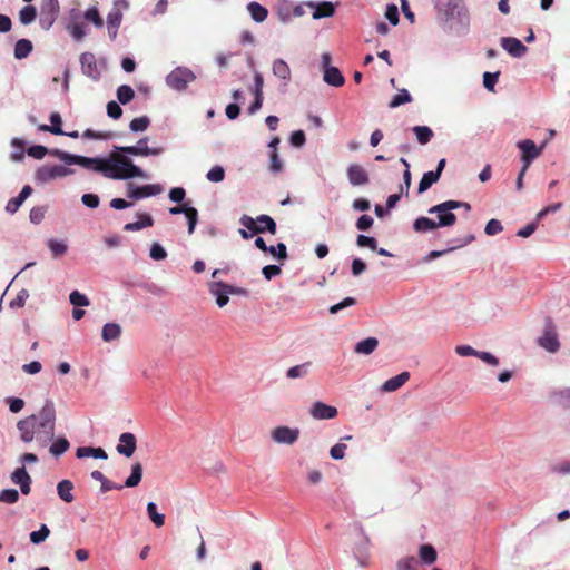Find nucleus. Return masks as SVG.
<instances>
[{"mask_svg":"<svg viewBox=\"0 0 570 570\" xmlns=\"http://www.w3.org/2000/svg\"><path fill=\"white\" fill-rule=\"evenodd\" d=\"M147 142L148 138H142L136 146H117L107 158H91L73 155L63 150H55L52 154L67 165H79L88 170L100 173L106 178L125 180L135 177H145V173L124 154L132 156H158L164 153L163 147L150 148L147 146Z\"/></svg>","mask_w":570,"mask_h":570,"instance_id":"f257e3e1","label":"nucleus"},{"mask_svg":"<svg viewBox=\"0 0 570 570\" xmlns=\"http://www.w3.org/2000/svg\"><path fill=\"white\" fill-rule=\"evenodd\" d=\"M56 409L52 401H47L38 414L20 420L17 429L24 443L36 441L39 448H46L55 436Z\"/></svg>","mask_w":570,"mask_h":570,"instance_id":"f03ea898","label":"nucleus"},{"mask_svg":"<svg viewBox=\"0 0 570 570\" xmlns=\"http://www.w3.org/2000/svg\"><path fill=\"white\" fill-rule=\"evenodd\" d=\"M129 9L128 0H115L112 8L107 14V31L111 41L118 36V30L122 22L124 12Z\"/></svg>","mask_w":570,"mask_h":570,"instance_id":"7ed1b4c3","label":"nucleus"},{"mask_svg":"<svg viewBox=\"0 0 570 570\" xmlns=\"http://www.w3.org/2000/svg\"><path fill=\"white\" fill-rule=\"evenodd\" d=\"M459 205L453 200H446L441 204L434 205L429 209V214L436 215V227H451L456 223V216L452 213L453 209H458Z\"/></svg>","mask_w":570,"mask_h":570,"instance_id":"20e7f679","label":"nucleus"},{"mask_svg":"<svg viewBox=\"0 0 570 570\" xmlns=\"http://www.w3.org/2000/svg\"><path fill=\"white\" fill-rule=\"evenodd\" d=\"M72 173V169L62 165H43L37 169L35 179L38 183L46 184L58 177H66L71 175Z\"/></svg>","mask_w":570,"mask_h":570,"instance_id":"39448f33","label":"nucleus"},{"mask_svg":"<svg viewBox=\"0 0 570 570\" xmlns=\"http://www.w3.org/2000/svg\"><path fill=\"white\" fill-rule=\"evenodd\" d=\"M194 72L184 67L174 69L166 78L167 85L176 90H183L187 85L195 80Z\"/></svg>","mask_w":570,"mask_h":570,"instance_id":"423d86ee","label":"nucleus"},{"mask_svg":"<svg viewBox=\"0 0 570 570\" xmlns=\"http://www.w3.org/2000/svg\"><path fill=\"white\" fill-rule=\"evenodd\" d=\"M60 12L58 0H48L41 8L40 24L43 29L48 30L57 20Z\"/></svg>","mask_w":570,"mask_h":570,"instance_id":"0eeeda50","label":"nucleus"},{"mask_svg":"<svg viewBox=\"0 0 570 570\" xmlns=\"http://www.w3.org/2000/svg\"><path fill=\"white\" fill-rule=\"evenodd\" d=\"M538 343L541 347L551 353H554L559 350L560 343L558 340V334L551 321L547 323L543 335L539 337Z\"/></svg>","mask_w":570,"mask_h":570,"instance_id":"6e6552de","label":"nucleus"},{"mask_svg":"<svg viewBox=\"0 0 570 570\" xmlns=\"http://www.w3.org/2000/svg\"><path fill=\"white\" fill-rule=\"evenodd\" d=\"M210 293L216 296V303L219 307H224L229 302L228 294L238 293V289L223 282L212 283L209 286Z\"/></svg>","mask_w":570,"mask_h":570,"instance_id":"1a4fd4ad","label":"nucleus"},{"mask_svg":"<svg viewBox=\"0 0 570 570\" xmlns=\"http://www.w3.org/2000/svg\"><path fill=\"white\" fill-rule=\"evenodd\" d=\"M272 440L279 444H293L298 440L299 430L288 426H277L271 433Z\"/></svg>","mask_w":570,"mask_h":570,"instance_id":"9d476101","label":"nucleus"},{"mask_svg":"<svg viewBox=\"0 0 570 570\" xmlns=\"http://www.w3.org/2000/svg\"><path fill=\"white\" fill-rule=\"evenodd\" d=\"M518 148L521 150V160L525 168H529L530 164L541 154V149L531 139L519 141Z\"/></svg>","mask_w":570,"mask_h":570,"instance_id":"9b49d317","label":"nucleus"},{"mask_svg":"<svg viewBox=\"0 0 570 570\" xmlns=\"http://www.w3.org/2000/svg\"><path fill=\"white\" fill-rule=\"evenodd\" d=\"M81 71L89 78L97 80L100 72L97 67L96 57L91 52H83L80 56Z\"/></svg>","mask_w":570,"mask_h":570,"instance_id":"f8f14e48","label":"nucleus"},{"mask_svg":"<svg viewBox=\"0 0 570 570\" xmlns=\"http://www.w3.org/2000/svg\"><path fill=\"white\" fill-rule=\"evenodd\" d=\"M137 448L136 436L130 432H125L119 436V444L116 450L119 454L130 458Z\"/></svg>","mask_w":570,"mask_h":570,"instance_id":"ddd939ff","label":"nucleus"},{"mask_svg":"<svg viewBox=\"0 0 570 570\" xmlns=\"http://www.w3.org/2000/svg\"><path fill=\"white\" fill-rule=\"evenodd\" d=\"M309 413L315 420H330L337 416V409L317 401L312 405Z\"/></svg>","mask_w":570,"mask_h":570,"instance_id":"4468645a","label":"nucleus"},{"mask_svg":"<svg viewBox=\"0 0 570 570\" xmlns=\"http://www.w3.org/2000/svg\"><path fill=\"white\" fill-rule=\"evenodd\" d=\"M501 46L514 58H521L528 51V48L514 37H503L501 39Z\"/></svg>","mask_w":570,"mask_h":570,"instance_id":"2eb2a0df","label":"nucleus"},{"mask_svg":"<svg viewBox=\"0 0 570 570\" xmlns=\"http://www.w3.org/2000/svg\"><path fill=\"white\" fill-rule=\"evenodd\" d=\"M347 178L353 186H364L370 181L367 171L357 164H352L347 168Z\"/></svg>","mask_w":570,"mask_h":570,"instance_id":"dca6fc26","label":"nucleus"},{"mask_svg":"<svg viewBox=\"0 0 570 570\" xmlns=\"http://www.w3.org/2000/svg\"><path fill=\"white\" fill-rule=\"evenodd\" d=\"M11 481L20 487L22 494H29L31 491V478L24 466L17 468L11 473Z\"/></svg>","mask_w":570,"mask_h":570,"instance_id":"f3484780","label":"nucleus"},{"mask_svg":"<svg viewBox=\"0 0 570 570\" xmlns=\"http://www.w3.org/2000/svg\"><path fill=\"white\" fill-rule=\"evenodd\" d=\"M305 6H307L311 9H314L313 12V19L318 20L322 18H330L333 17L335 13V7L330 1H323L320 3L315 2H306Z\"/></svg>","mask_w":570,"mask_h":570,"instance_id":"a211bd4d","label":"nucleus"},{"mask_svg":"<svg viewBox=\"0 0 570 570\" xmlns=\"http://www.w3.org/2000/svg\"><path fill=\"white\" fill-rule=\"evenodd\" d=\"M161 190L159 185H145L141 187H132V185H130L128 197L132 199L146 198L158 195Z\"/></svg>","mask_w":570,"mask_h":570,"instance_id":"6ab92c4d","label":"nucleus"},{"mask_svg":"<svg viewBox=\"0 0 570 570\" xmlns=\"http://www.w3.org/2000/svg\"><path fill=\"white\" fill-rule=\"evenodd\" d=\"M410 379L409 372H402L384 382L382 390L385 392H394L404 385Z\"/></svg>","mask_w":570,"mask_h":570,"instance_id":"aec40b11","label":"nucleus"},{"mask_svg":"<svg viewBox=\"0 0 570 570\" xmlns=\"http://www.w3.org/2000/svg\"><path fill=\"white\" fill-rule=\"evenodd\" d=\"M323 79L326 83L334 87H341L345 82L343 75L336 67H327L324 70Z\"/></svg>","mask_w":570,"mask_h":570,"instance_id":"412c9836","label":"nucleus"},{"mask_svg":"<svg viewBox=\"0 0 570 570\" xmlns=\"http://www.w3.org/2000/svg\"><path fill=\"white\" fill-rule=\"evenodd\" d=\"M73 489V483L70 480H62L57 484V493L66 503H71L75 500Z\"/></svg>","mask_w":570,"mask_h":570,"instance_id":"4be33fe9","label":"nucleus"},{"mask_svg":"<svg viewBox=\"0 0 570 570\" xmlns=\"http://www.w3.org/2000/svg\"><path fill=\"white\" fill-rule=\"evenodd\" d=\"M50 122L51 125H40L38 129L40 131H48L53 135H65V131L61 128L62 119L59 112H52L50 115Z\"/></svg>","mask_w":570,"mask_h":570,"instance_id":"5701e85b","label":"nucleus"},{"mask_svg":"<svg viewBox=\"0 0 570 570\" xmlns=\"http://www.w3.org/2000/svg\"><path fill=\"white\" fill-rule=\"evenodd\" d=\"M377 345H379L377 338H375V337H367V338L358 342L355 345L354 352L356 354L368 355V354L373 353L376 350Z\"/></svg>","mask_w":570,"mask_h":570,"instance_id":"b1692460","label":"nucleus"},{"mask_svg":"<svg viewBox=\"0 0 570 570\" xmlns=\"http://www.w3.org/2000/svg\"><path fill=\"white\" fill-rule=\"evenodd\" d=\"M154 225V219L149 214H140L139 220L134 223H128L124 226L126 232H136L140 230L145 227H150Z\"/></svg>","mask_w":570,"mask_h":570,"instance_id":"393cba45","label":"nucleus"},{"mask_svg":"<svg viewBox=\"0 0 570 570\" xmlns=\"http://www.w3.org/2000/svg\"><path fill=\"white\" fill-rule=\"evenodd\" d=\"M419 556L423 563L425 564H433L438 559L436 550L432 544H422L419 548Z\"/></svg>","mask_w":570,"mask_h":570,"instance_id":"a878e982","label":"nucleus"},{"mask_svg":"<svg viewBox=\"0 0 570 570\" xmlns=\"http://www.w3.org/2000/svg\"><path fill=\"white\" fill-rule=\"evenodd\" d=\"M247 10L250 13L252 19L256 22L265 21L268 16L267 9L258 2H249L247 6Z\"/></svg>","mask_w":570,"mask_h":570,"instance_id":"bb28decb","label":"nucleus"},{"mask_svg":"<svg viewBox=\"0 0 570 570\" xmlns=\"http://www.w3.org/2000/svg\"><path fill=\"white\" fill-rule=\"evenodd\" d=\"M121 334V327L117 323H107L102 327L101 336L105 342L117 340Z\"/></svg>","mask_w":570,"mask_h":570,"instance_id":"cd10ccee","label":"nucleus"},{"mask_svg":"<svg viewBox=\"0 0 570 570\" xmlns=\"http://www.w3.org/2000/svg\"><path fill=\"white\" fill-rule=\"evenodd\" d=\"M413 228L417 233H428L436 229L438 227L434 219L421 216L414 220Z\"/></svg>","mask_w":570,"mask_h":570,"instance_id":"c85d7f7f","label":"nucleus"},{"mask_svg":"<svg viewBox=\"0 0 570 570\" xmlns=\"http://www.w3.org/2000/svg\"><path fill=\"white\" fill-rule=\"evenodd\" d=\"M141 478H142V465H141V463L136 462L135 464H132L131 473L125 481L124 487H127V488L137 487L140 483Z\"/></svg>","mask_w":570,"mask_h":570,"instance_id":"c756f323","label":"nucleus"},{"mask_svg":"<svg viewBox=\"0 0 570 570\" xmlns=\"http://www.w3.org/2000/svg\"><path fill=\"white\" fill-rule=\"evenodd\" d=\"M273 73L283 79L288 81L291 79V69L288 65L283 59H276L273 62Z\"/></svg>","mask_w":570,"mask_h":570,"instance_id":"7c9ffc66","label":"nucleus"},{"mask_svg":"<svg viewBox=\"0 0 570 570\" xmlns=\"http://www.w3.org/2000/svg\"><path fill=\"white\" fill-rule=\"evenodd\" d=\"M32 51V43L28 39H20L14 46V57L17 59L27 58Z\"/></svg>","mask_w":570,"mask_h":570,"instance_id":"2f4dec72","label":"nucleus"},{"mask_svg":"<svg viewBox=\"0 0 570 570\" xmlns=\"http://www.w3.org/2000/svg\"><path fill=\"white\" fill-rule=\"evenodd\" d=\"M440 179L439 174L433 170L428 171L423 175L419 183V193L422 194L426 191L433 184L438 183Z\"/></svg>","mask_w":570,"mask_h":570,"instance_id":"473e14b6","label":"nucleus"},{"mask_svg":"<svg viewBox=\"0 0 570 570\" xmlns=\"http://www.w3.org/2000/svg\"><path fill=\"white\" fill-rule=\"evenodd\" d=\"M83 18L97 28H101L104 26L102 17L96 6L88 8L83 12Z\"/></svg>","mask_w":570,"mask_h":570,"instance_id":"72a5a7b5","label":"nucleus"},{"mask_svg":"<svg viewBox=\"0 0 570 570\" xmlns=\"http://www.w3.org/2000/svg\"><path fill=\"white\" fill-rule=\"evenodd\" d=\"M312 365V362H305L299 365H295L293 367H289L286 372V376L288 379H298L304 377L307 375L309 367Z\"/></svg>","mask_w":570,"mask_h":570,"instance_id":"f704fd0d","label":"nucleus"},{"mask_svg":"<svg viewBox=\"0 0 570 570\" xmlns=\"http://www.w3.org/2000/svg\"><path fill=\"white\" fill-rule=\"evenodd\" d=\"M412 130L421 145H426L433 137V131L428 126H415Z\"/></svg>","mask_w":570,"mask_h":570,"instance_id":"c9c22d12","label":"nucleus"},{"mask_svg":"<svg viewBox=\"0 0 570 570\" xmlns=\"http://www.w3.org/2000/svg\"><path fill=\"white\" fill-rule=\"evenodd\" d=\"M147 514L150 521L157 527L160 528L165 524V515L158 513L157 505L154 502H149L147 504Z\"/></svg>","mask_w":570,"mask_h":570,"instance_id":"e433bc0d","label":"nucleus"},{"mask_svg":"<svg viewBox=\"0 0 570 570\" xmlns=\"http://www.w3.org/2000/svg\"><path fill=\"white\" fill-rule=\"evenodd\" d=\"M70 446L69 441L66 438H59L57 439L49 448V452L58 458L61 454H63L66 451H68Z\"/></svg>","mask_w":570,"mask_h":570,"instance_id":"4c0bfd02","label":"nucleus"},{"mask_svg":"<svg viewBox=\"0 0 570 570\" xmlns=\"http://www.w3.org/2000/svg\"><path fill=\"white\" fill-rule=\"evenodd\" d=\"M258 225L259 228L262 229V233L268 232L272 235L276 234V223L271 216L265 214L259 215Z\"/></svg>","mask_w":570,"mask_h":570,"instance_id":"58836bf2","label":"nucleus"},{"mask_svg":"<svg viewBox=\"0 0 570 570\" xmlns=\"http://www.w3.org/2000/svg\"><path fill=\"white\" fill-rule=\"evenodd\" d=\"M412 96L406 89H401L389 102L391 109L396 108L403 104L411 102Z\"/></svg>","mask_w":570,"mask_h":570,"instance_id":"ea45409f","label":"nucleus"},{"mask_svg":"<svg viewBox=\"0 0 570 570\" xmlns=\"http://www.w3.org/2000/svg\"><path fill=\"white\" fill-rule=\"evenodd\" d=\"M135 97L134 89L128 85H121L117 89V98L120 104L126 105Z\"/></svg>","mask_w":570,"mask_h":570,"instance_id":"a19ab883","label":"nucleus"},{"mask_svg":"<svg viewBox=\"0 0 570 570\" xmlns=\"http://www.w3.org/2000/svg\"><path fill=\"white\" fill-rule=\"evenodd\" d=\"M67 30L76 41H81L86 37L85 24L82 22L69 23Z\"/></svg>","mask_w":570,"mask_h":570,"instance_id":"79ce46f5","label":"nucleus"},{"mask_svg":"<svg viewBox=\"0 0 570 570\" xmlns=\"http://www.w3.org/2000/svg\"><path fill=\"white\" fill-rule=\"evenodd\" d=\"M37 10L33 6H26L19 12V19L22 24H29L35 21Z\"/></svg>","mask_w":570,"mask_h":570,"instance_id":"37998d69","label":"nucleus"},{"mask_svg":"<svg viewBox=\"0 0 570 570\" xmlns=\"http://www.w3.org/2000/svg\"><path fill=\"white\" fill-rule=\"evenodd\" d=\"M239 223L252 232V234H262V229L258 225V217L254 219L253 217L248 215H243L239 219Z\"/></svg>","mask_w":570,"mask_h":570,"instance_id":"c03bdc74","label":"nucleus"},{"mask_svg":"<svg viewBox=\"0 0 570 570\" xmlns=\"http://www.w3.org/2000/svg\"><path fill=\"white\" fill-rule=\"evenodd\" d=\"M397 570H419V561L415 557L409 556L397 561Z\"/></svg>","mask_w":570,"mask_h":570,"instance_id":"a18cd8bd","label":"nucleus"},{"mask_svg":"<svg viewBox=\"0 0 570 570\" xmlns=\"http://www.w3.org/2000/svg\"><path fill=\"white\" fill-rule=\"evenodd\" d=\"M150 125V119L147 116H141L138 118H134L130 124L129 128L137 132V131H145Z\"/></svg>","mask_w":570,"mask_h":570,"instance_id":"49530a36","label":"nucleus"},{"mask_svg":"<svg viewBox=\"0 0 570 570\" xmlns=\"http://www.w3.org/2000/svg\"><path fill=\"white\" fill-rule=\"evenodd\" d=\"M115 136L112 131H95L92 129H86L82 134L83 138L108 140Z\"/></svg>","mask_w":570,"mask_h":570,"instance_id":"de8ad7c7","label":"nucleus"},{"mask_svg":"<svg viewBox=\"0 0 570 570\" xmlns=\"http://www.w3.org/2000/svg\"><path fill=\"white\" fill-rule=\"evenodd\" d=\"M50 534V530L46 524H42L38 531L30 533V541L35 544L43 542Z\"/></svg>","mask_w":570,"mask_h":570,"instance_id":"09e8293b","label":"nucleus"},{"mask_svg":"<svg viewBox=\"0 0 570 570\" xmlns=\"http://www.w3.org/2000/svg\"><path fill=\"white\" fill-rule=\"evenodd\" d=\"M206 178L212 183H220L225 178V169L222 166H214L209 169Z\"/></svg>","mask_w":570,"mask_h":570,"instance_id":"8fccbe9b","label":"nucleus"},{"mask_svg":"<svg viewBox=\"0 0 570 570\" xmlns=\"http://www.w3.org/2000/svg\"><path fill=\"white\" fill-rule=\"evenodd\" d=\"M56 149L49 151L45 146L37 145L28 148L27 153L30 157H33L36 159H42L48 153L53 156L52 153ZM55 157L57 156L55 155Z\"/></svg>","mask_w":570,"mask_h":570,"instance_id":"3c124183","label":"nucleus"},{"mask_svg":"<svg viewBox=\"0 0 570 570\" xmlns=\"http://www.w3.org/2000/svg\"><path fill=\"white\" fill-rule=\"evenodd\" d=\"M69 299H70V303L76 307H82V306L89 305L88 297L78 291L71 292Z\"/></svg>","mask_w":570,"mask_h":570,"instance_id":"603ef678","label":"nucleus"},{"mask_svg":"<svg viewBox=\"0 0 570 570\" xmlns=\"http://www.w3.org/2000/svg\"><path fill=\"white\" fill-rule=\"evenodd\" d=\"M187 222H188V234H193L195 230V227L198 223V212L194 207H189V209L186 210L185 214Z\"/></svg>","mask_w":570,"mask_h":570,"instance_id":"864d4df0","label":"nucleus"},{"mask_svg":"<svg viewBox=\"0 0 570 570\" xmlns=\"http://www.w3.org/2000/svg\"><path fill=\"white\" fill-rule=\"evenodd\" d=\"M19 500V492L16 489H4L0 493V501L6 503H16Z\"/></svg>","mask_w":570,"mask_h":570,"instance_id":"5fc2aeb1","label":"nucleus"},{"mask_svg":"<svg viewBox=\"0 0 570 570\" xmlns=\"http://www.w3.org/2000/svg\"><path fill=\"white\" fill-rule=\"evenodd\" d=\"M266 253H269L282 261L287 258V249L284 243H278L276 246H269Z\"/></svg>","mask_w":570,"mask_h":570,"instance_id":"6e6d98bb","label":"nucleus"},{"mask_svg":"<svg viewBox=\"0 0 570 570\" xmlns=\"http://www.w3.org/2000/svg\"><path fill=\"white\" fill-rule=\"evenodd\" d=\"M503 230V227H502V224L500 220L498 219H490L487 225H485V228H484V233L489 236H493V235H497L499 233H501Z\"/></svg>","mask_w":570,"mask_h":570,"instance_id":"4d7b16f0","label":"nucleus"},{"mask_svg":"<svg viewBox=\"0 0 570 570\" xmlns=\"http://www.w3.org/2000/svg\"><path fill=\"white\" fill-rule=\"evenodd\" d=\"M29 297V292L27 289H21L17 296L10 302V307L20 308L23 307L27 299Z\"/></svg>","mask_w":570,"mask_h":570,"instance_id":"13d9d810","label":"nucleus"},{"mask_svg":"<svg viewBox=\"0 0 570 570\" xmlns=\"http://www.w3.org/2000/svg\"><path fill=\"white\" fill-rule=\"evenodd\" d=\"M556 402L564 409H570V389L559 391L554 395Z\"/></svg>","mask_w":570,"mask_h":570,"instance_id":"bf43d9fd","label":"nucleus"},{"mask_svg":"<svg viewBox=\"0 0 570 570\" xmlns=\"http://www.w3.org/2000/svg\"><path fill=\"white\" fill-rule=\"evenodd\" d=\"M499 75L500 72H484L483 75V86L489 90V91H494V87H495V83L498 81V78H499Z\"/></svg>","mask_w":570,"mask_h":570,"instance_id":"052dcab7","label":"nucleus"},{"mask_svg":"<svg viewBox=\"0 0 570 570\" xmlns=\"http://www.w3.org/2000/svg\"><path fill=\"white\" fill-rule=\"evenodd\" d=\"M356 244L358 247H368L373 250L376 249L377 242L374 237L365 236V235H358L356 238Z\"/></svg>","mask_w":570,"mask_h":570,"instance_id":"680f3d73","label":"nucleus"},{"mask_svg":"<svg viewBox=\"0 0 570 570\" xmlns=\"http://www.w3.org/2000/svg\"><path fill=\"white\" fill-rule=\"evenodd\" d=\"M385 18L393 24L396 26L400 21L397 7L393 3L387 4L385 9Z\"/></svg>","mask_w":570,"mask_h":570,"instance_id":"e2e57ef3","label":"nucleus"},{"mask_svg":"<svg viewBox=\"0 0 570 570\" xmlns=\"http://www.w3.org/2000/svg\"><path fill=\"white\" fill-rule=\"evenodd\" d=\"M45 214H46V207L43 206H37V207H33L31 210H30V220L33 223V224H39L42 222V219L45 218Z\"/></svg>","mask_w":570,"mask_h":570,"instance_id":"0e129e2a","label":"nucleus"},{"mask_svg":"<svg viewBox=\"0 0 570 570\" xmlns=\"http://www.w3.org/2000/svg\"><path fill=\"white\" fill-rule=\"evenodd\" d=\"M48 246L55 256L63 255L67 252V246L62 242L50 239Z\"/></svg>","mask_w":570,"mask_h":570,"instance_id":"69168bd1","label":"nucleus"},{"mask_svg":"<svg viewBox=\"0 0 570 570\" xmlns=\"http://www.w3.org/2000/svg\"><path fill=\"white\" fill-rule=\"evenodd\" d=\"M346 444L336 443L330 450V454L334 460H342L345 456Z\"/></svg>","mask_w":570,"mask_h":570,"instance_id":"338daca9","label":"nucleus"},{"mask_svg":"<svg viewBox=\"0 0 570 570\" xmlns=\"http://www.w3.org/2000/svg\"><path fill=\"white\" fill-rule=\"evenodd\" d=\"M107 114L110 118L118 119L122 115V109L116 101H109L107 104Z\"/></svg>","mask_w":570,"mask_h":570,"instance_id":"774afa93","label":"nucleus"}]
</instances>
